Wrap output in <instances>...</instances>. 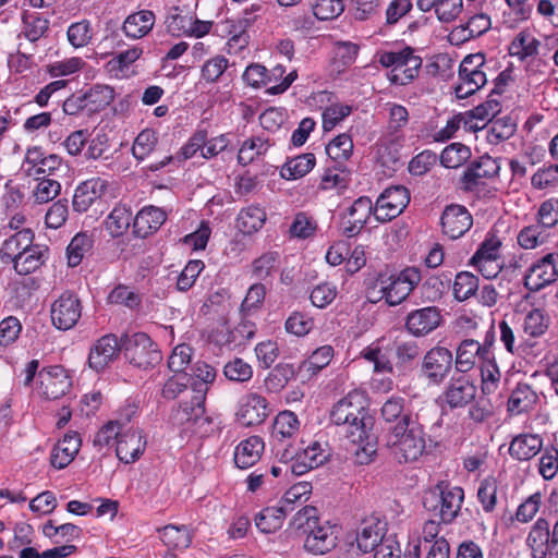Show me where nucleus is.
I'll return each instance as SVG.
<instances>
[{"label": "nucleus", "instance_id": "nucleus-1", "mask_svg": "<svg viewBox=\"0 0 558 558\" xmlns=\"http://www.w3.org/2000/svg\"><path fill=\"white\" fill-rule=\"evenodd\" d=\"M380 412L390 424L385 436L390 454L400 464L416 462L426 452L428 437L420 415L405 408L404 398L396 396L383 404Z\"/></svg>", "mask_w": 558, "mask_h": 558}, {"label": "nucleus", "instance_id": "nucleus-2", "mask_svg": "<svg viewBox=\"0 0 558 558\" xmlns=\"http://www.w3.org/2000/svg\"><path fill=\"white\" fill-rule=\"evenodd\" d=\"M330 420L336 425H342L348 439L361 440L365 430L372 428V417L361 402L356 392H350L340 399L332 408Z\"/></svg>", "mask_w": 558, "mask_h": 558}, {"label": "nucleus", "instance_id": "nucleus-3", "mask_svg": "<svg viewBox=\"0 0 558 558\" xmlns=\"http://www.w3.org/2000/svg\"><path fill=\"white\" fill-rule=\"evenodd\" d=\"M464 492L449 482H439L428 489L423 498V506L434 518L442 523H451L461 510Z\"/></svg>", "mask_w": 558, "mask_h": 558}, {"label": "nucleus", "instance_id": "nucleus-4", "mask_svg": "<svg viewBox=\"0 0 558 558\" xmlns=\"http://www.w3.org/2000/svg\"><path fill=\"white\" fill-rule=\"evenodd\" d=\"M378 62L384 68H392L388 74L391 84L407 85L417 77L423 61L413 48L407 46L399 51L378 53Z\"/></svg>", "mask_w": 558, "mask_h": 558}, {"label": "nucleus", "instance_id": "nucleus-5", "mask_svg": "<svg viewBox=\"0 0 558 558\" xmlns=\"http://www.w3.org/2000/svg\"><path fill=\"white\" fill-rule=\"evenodd\" d=\"M486 58L482 52L471 53L463 58L459 65L458 83L454 86L456 97L468 98L487 83Z\"/></svg>", "mask_w": 558, "mask_h": 558}, {"label": "nucleus", "instance_id": "nucleus-6", "mask_svg": "<svg viewBox=\"0 0 558 558\" xmlns=\"http://www.w3.org/2000/svg\"><path fill=\"white\" fill-rule=\"evenodd\" d=\"M422 274L417 267H407L397 276L383 277L377 280L381 298L390 306L401 304L418 286Z\"/></svg>", "mask_w": 558, "mask_h": 558}, {"label": "nucleus", "instance_id": "nucleus-7", "mask_svg": "<svg viewBox=\"0 0 558 558\" xmlns=\"http://www.w3.org/2000/svg\"><path fill=\"white\" fill-rule=\"evenodd\" d=\"M525 542L532 558H558V520L550 533L547 519L538 518L531 526Z\"/></svg>", "mask_w": 558, "mask_h": 558}, {"label": "nucleus", "instance_id": "nucleus-8", "mask_svg": "<svg viewBox=\"0 0 558 558\" xmlns=\"http://www.w3.org/2000/svg\"><path fill=\"white\" fill-rule=\"evenodd\" d=\"M558 280V253L551 252L530 265L523 284L530 292H538Z\"/></svg>", "mask_w": 558, "mask_h": 558}, {"label": "nucleus", "instance_id": "nucleus-9", "mask_svg": "<svg viewBox=\"0 0 558 558\" xmlns=\"http://www.w3.org/2000/svg\"><path fill=\"white\" fill-rule=\"evenodd\" d=\"M452 367V352L446 347L435 345L424 354L421 364V374L428 384L438 386L446 380Z\"/></svg>", "mask_w": 558, "mask_h": 558}, {"label": "nucleus", "instance_id": "nucleus-10", "mask_svg": "<svg viewBox=\"0 0 558 558\" xmlns=\"http://www.w3.org/2000/svg\"><path fill=\"white\" fill-rule=\"evenodd\" d=\"M126 360L138 368H149L162 360L158 345L145 332H136L128 341L124 350Z\"/></svg>", "mask_w": 558, "mask_h": 558}, {"label": "nucleus", "instance_id": "nucleus-11", "mask_svg": "<svg viewBox=\"0 0 558 558\" xmlns=\"http://www.w3.org/2000/svg\"><path fill=\"white\" fill-rule=\"evenodd\" d=\"M477 396V386L475 381L466 375L451 377L441 392L439 400L442 408L450 410L464 409Z\"/></svg>", "mask_w": 558, "mask_h": 558}, {"label": "nucleus", "instance_id": "nucleus-12", "mask_svg": "<svg viewBox=\"0 0 558 558\" xmlns=\"http://www.w3.org/2000/svg\"><path fill=\"white\" fill-rule=\"evenodd\" d=\"M410 202V193L402 185L387 187L377 198L374 217L378 222H387L398 217Z\"/></svg>", "mask_w": 558, "mask_h": 558}, {"label": "nucleus", "instance_id": "nucleus-13", "mask_svg": "<svg viewBox=\"0 0 558 558\" xmlns=\"http://www.w3.org/2000/svg\"><path fill=\"white\" fill-rule=\"evenodd\" d=\"M50 314L56 328L70 330L82 316L81 300L75 293L65 291L52 303Z\"/></svg>", "mask_w": 558, "mask_h": 558}, {"label": "nucleus", "instance_id": "nucleus-14", "mask_svg": "<svg viewBox=\"0 0 558 558\" xmlns=\"http://www.w3.org/2000/svg\"><path fill=\"white\" fill-rule=\"evenodd\" d=\"M305 551L318 556L330 553L337 546L338 526L327 520H320L304 535Z\"/></svg>", "mask_w": 558, "mask_h": 558}, {"label": "nucleus", "instance_id": "nucleus-15", "mask_svg": "<svg viewBox=\"0 0 558 558\" xmlns=\"http://www.w3.org/2000/svg\"><path fill=\"white\" fill-rule=\"evenodd\" d=\"M375 206L367 196H361L349 207L348 214L340 218V232L345 238H353L361 233L374 215Z\"/></svg>", "mask_w": 558, "mask_h": 558}, {"label": "nucleus", "instance_id": "nucleus-16", "mask_svg": "<svg viewBox=\"0 0 558 558\" xmlns=\"http://www.w3.org/2000/svg\"><path fill=\"white\" fill-rule=\"evenodd\" d=\"M259 9V5L253 4L250 12L247 10L244 11L243 17L239 20H226L220 24L221 33L229 37L227 43L229 53H238L246 48L250 41L247 28L256 19L252 13Z\"/></svg>", "mask_w": 558, "mask_h": 558}, {"label": "nucleus", "instance_id": "nucleus-17", "mask_svg": "<svg viewBox=\"0 0 558 558\" xmlns=\"http://www.w3.org/2000/svg\"><path fill=\"white\" fill-rule=\"evenodd\" d=\"M269 412L266 398L251 392L240 399L235 416L241 425L255 426L262 424L268 417Z\"/></svg>", "mask_w": 558, "mask_h": 558}, {"label": "nucleus", "instance_id": "nucleus-18", "mask_svg": "<svg viewBox=\"0 0 558 558\" xmlns=\"http://www.w3.org/2000/svg\"><path fill=\"white\" fill-rule=\"evenodd\" d=\"M387 522L377 518L368 517L362 520L355 531L354 542L362 554L371 553L386 537Z\"/></svg>", "mask_w": 558, "mask_h": 558}, {"label": "nucleus", "instance_id": "nucleus-19", "mask_svg": "<svg viewBox=\"0 0 558 558\" xmlns=\"http://www.w3.org/2000/svg\"><path fill=\"white\" fill-rule=\"evenodd\" d=\"M441 320V311L437 306H426L407 315L405 328L414 337H424L438 328Z\"/></svg>", "mask_w": 558, "mask_h": 558}, {"label": "nucleus", "instance_id": "nucleus-20", "mask_svg": "<svg viewBox=\"0 0 558 558\" xmlns=\"http://www.w3.org/2000/svg\"><path fill=\"white\" fill-rule=\"evenodd\" d=\"M440 223L442 233L449 239L456 240L470 230L473 219L464 206L451 204L444 209Z\"/></svg>", "mask_w": 558, "mask_h": 558}, {"label": "nucleus", "instance_id": "nucleus-21", "mask_svg": "<svg viewBox=\"0 0 558 558\" xmlns=\"http://www.w3.org/2000/svg\"><path fill=\"white\" fill-rule=\"evenodd\" d=\"M121 345L117 336L109 333L98 339L90 348L88 365L96 372L105 369L120 353Z\"/></svg>", "mask_w": 558, "mask_h": 558}, {"label": "nucleus", "instance_id": "nucleus-22", "mask_svg": "<svg viewBox=\"0 0 558 558\" xmlns=\"http://www.w3.org/2000/svg\"><path fill=\"white\" fill-rule=\"evenodd\" d=\"M108 186V181L99 177L82 182L76 187L73 196V209L77 213H85L97 199L105 195Z\"/></svg>", "mask_w": 558, "mask_h": 558}, {"label": "nucleus", "instance_id": "nucleus-23", "mask_svg": "<svg viewBox=\"0 0 558 558\" xmlns=\"http://www.w3.org/2000/svg\"><path fill=\"white\" fill-rule=\"evenodd\" d=\"M43 393L47 399L56 400L66 395L72 387V379L62 366H52L39 373Z\"/></svg>", "mask_w": 558, "mask_h": 558}, {"label": "nucleus", "instance_id": "nucleus-24", "mask_svg": "<svg viewBox=\"0 0 558 558\" xmlns=\"http://www.w3.org/2000/svg\"><path fill=\"white\" fill-rule=\"evenodd\" d=\"M167 220V213L153 205L144 206L133 219V232L145 239L157 232Z\"/></svg>", "mask_w": 558, "mask_h": 558}, {"label": "nucleus", "instance_id": "nucleus-25", "mask_svg": "<svg viewBox=\"0 0 558 558\" xmlns=\"http://www.w3.org/2000/svg\"><path fill=\"white\" fill-rule=\"evenodd\" d=\"M146 440L138 429H128L120 435L116 454L124 463L135 462L144 452Z\"/></svg>", "mask_w": 558, "mask_h": 558}, {"label": "nucleus", "instance_id": "nucleus-26", "mask_svg": "<svg viewBox=\"0 0 558 558\" xmlns=\"http://www.w3.org/2000/svg\"><path fill=\"white\" fill-rule=\"evenodd\" d=\"M499 170L498 158L483 155L464 171L462 182L465 189L472 190L478 185L481 179H492L499 173Z\"/></svg>", "mask_w": 558, "mask_h": 558}, {"label": "nucleus", "instance_id": "nucleus-27", "mask_svg": "<svg viewBox=\"0 0 558 558\" xmlns=\"http://www.w3.org/2000/svg\"><path fill=\"white\" fill-rule=\"evenodd\" d=\"M538 402L539 396L530 384L518 383L508 399L507 411L511 415L529 413L535 410Z\"/></svg>", "mask_w": 558, "mask_h": 558}, {"label": "nucleus", "instance_id": "nucleus-28", "mask_svg": "<svg viewBox=\"0 0 558 558\" xmlns=\"http://www.w3.org/2000/svg\"><path fill=\"white\" fill-rule=\"evenodd\" d=\"M543 447V438L538 434L522 433L512 438L508 452L513 460L525 462L537 456Z\"/></svg>", "mask_w": 558, "mask_h": 558}, {"label": "nucleus", "instance_id": "nucleus-29", "mask_svg": "<svg viewBox=\"0 0 558 558\" xmlns=\"http://www.w3.org/2000/svg\"><path fill=\"white\" fill-rule=\"evenodd\" d=\"M81 444L82 440L77 433L65 434L52 449L51 464L59 470L68 466L77 454Z\"/></svg>", "mask_w": 558, "mask_h": 558}, {"label": "nucleus", "instance_id": "nucleus-30", "mask_svg": "<svg viewBox=\"0 0 558 558\" xmlns=\"http://www.w3.org/2000/svg\"><path fill=\"white\" fill-rule=\"evenodd\" d=\"M328 456L327 450L318 441H314L296 456L295 461L291 463V473L302 475L316 469L327 461Z\"/></svg>", "mask_w": 558, "mask_h": 558}, {"label": "nucleus", "instance_id": "nucleus-31", "mask_svg": "<svg viewBox=\"0 0 558 558\" xmlns=\"http://www.w3.org/2000/svg\"><path fill=\"white\" fill-rule=\"evenodd\" d=\"M205 400L203 390L193 392L190 401H182L172 413V420L175 424L183 425L190 422H196L205 414Z\"/></svg>", "mask_w": 558, "mask_h": 558}, {"label": "nucleus", "instance_id": "nucleus-32", "mask_svg": "<svg viewBox=\"0 0 558 558\" xmlns=\"http://www.w3.org/2000/svg\"><path fill=\"white\" fill-rule=\"evenodd\" d=\"M264 441L258 436H251L242 440L234 450V463L239 469L253 466L262 456Z\"/></svg>", "mask_w": 558, "mask_h": 558}, {"label": "nucleus", "instance_id": "nucleus-33", "mask_svg": "<svg viewBox=\"0 0 558 558\" xmlns=\"http://www.w3.org/2000/svg\"><path fill=\"white\" fill-rule=\"evenodd\" d=\"M156 21L155 13L150 10H141L130 14L123 25V33L133 39L146 36L154 27Z\"/></svg>", "mask_w": 558, "mask_h": 558}, {"label": "nucleus", "instance_id": "nucleus-34", "mask_svg": "<svg viewBox=\"0 0 558 558\" xmlns=\"http://www.w3.org/2000/svg\"><path fill=\"white\" fill-rule=\"evenodd\" d=\"M274 145L275 142L264 134L251 136L241 145L238 161L243 166L252 163L256 159L265 156Z\"/></svg>", "mask_w": 558, "mask_h": 558}, {"label": "nucleus", "instance_id": "nucleus-35", "mask_svg": "<svg viewBox=\"0 0 558 558\" xmlns=\"http://www.w3.org/2000/svg\"><path fill=\"white\" fill-rule=\"evenodd\" d=\"M288 513L287 506L280 504L274 507H266L256 514L255 525L262 533H275L282 526Z\"/></svg>", "mask_w": 558, "mask_h": 558}, {"label": "nucleus", "instance_id": "nucleus-36", "mask_svg": "<svg viewBox=\"0 0 558 558\" xmlns=\"http://www.w3.org/2000/svg\"><path fill=\"white\" fill-rule=\"evenodd\" d=\"M551 235L553 232L535 221L518 232L517 242L523 250H534L548 243Z\"/></svg>", "mask_w": 558, "mask_h": 558}, {"label": "nucleus", "instance_id": "nucleus-37", "mask_svg": "<svg viewBox=\"0 0 558 558\" xmlns=\"http://www.w3.org/2000/svg\"><path fill=\"white\" fill-rule=\"evenodd\" d=\"M348 440L351 444V447L348 448V450L352 452L354 464L367 465L374 460L377 453V442L376 438L371 433V429L365 430V437H362L361 440Z\"/></svg>", "mask_w": 558, "mask_h": 558}, {"label": "nucleus", "instance_id": "nucleus-38", "mask_svg": "<svg viewBox=\"0 0 558 558\" xmlns=\"http://www.w3.org/2000/svg\"><path fill=\"white\" fill-rule=\"evenodd\" d=\"M131 221V208L126 205L118 204L104 220V226L112 238H119L129 230Z\"/></svg>", "mask_w": 558, "mask_h": 558}, {"label": "nucleus", "instance_id": "nucleus-39", "mask_svg": "<svg viewBox=\"0 0 558 558\" xmlns=\"http://www.w3.org/2000/svg\"><path fill=\"white\" fill-rule=\"evenodd\" d=\"M34 234L31 229H21L4 241L0 250L2 259L12 262L32 246Z\"/></svg>", "mask_w": 558, "mask_h": 558}, {"label": "nucleus", "instance_id": "nucleus-40", "mask_svg": "<svg viewBox=\"0 0 558 558\" xmlns=\"http://www.w3.org/2000/svg\"><path fill=\"white\" fill-rule=\"evenodd\" d=\"M114 99V90L109 85L96 84L83 93L86 110L97 112L107 108Z\"/></svg>", "mask_w": 558, "mask_h": 558}, {"label": "nucleus", "instance_id": "nucleus-41", "mask_svg": "<svg viewBox=\"0 0 558 558\" xmlns=\"http://www.w3.org/2000/svg\"><path fill=\"white\" fill-rule=\"evenodd\" d=\"M299 428L298 416L291 411H282L275 418L271 436L276 442L283 445L284 440L296 435Z\"/></svg>", "mask_w": 558, "mask_h": 558}, {"label": "nucleus", "instance_id": "nucleus-42", "mask_svg": "<svg viewBox=\"0 0 558 558\" xmlns=\"http://www.w3.org/2000/svg\"><path fill=\"white\" fill-rule=\"evenodd\" d=\"M480 360V351L476 349V340L463 339L456 349L453 365L461 374L470 372Z\"/></svg>", "mask_w": 558, "mask_h": 558}, {"label": "nucleus", "instance_id": "nucleus-43", "mask_svg": "<svg viewBox=\"0 0 558 558\" xmlns=\"http://www.w3.org/2000/svg\"><path fill=\"white\" fill-rule=\"evenodd\" d=\"M190 383L192 392H198L203 390L204 396L207 395L209 385L213 384L217 377V373L214 366L204 362L197 361L191 368Z\"/></svg>", "mask_w": 558, "mask_h": 558}, {"label": "nucleus", "instance_id": "nucleus-44", "mask_svg": "<svg viewBox=\"0 0 558 558\" xmlns=\"http://www.w3.org/2000/svg\"><path fill=\"white\" fill-rule=\"evenodd\" d=\"M94 246V239L86 232L73 236L66 247L68 264L70 267L78 266Z\"/></svg>", "mask_w": 558, "mask_h": 558}, {"label": "nucleus", "instance_id": "nucleus-45", "mask_svg": "<svg viewBox=\"0 0 558 558\" xmlns=\"http://www.w3.org/2000/svg\"><path fill=\"white\" fill-rule=\"evenodd\" d=\"M481 362V391L484 396L495 393L500 385L501 372L496 359L480 360Z\"/></svg>", "mask_w": 558, "mask_h": 558}, {"label": "nucleus", "instance_id": "nucleus-46", "mask_svg": "<svg viewBox=\"0 0 558 558\" xmlns=\"http://www.w3.org/2000/svg\"><path fill=\"white\" fill-rule=\"evenodd\" d=\"M266 220L265 210L255 205L243 208L238 215V228L243 232L251 234L259 230Z\"/></svg>", "mask_w": 558, "mask_h": 558}, {"label": "nucleus", "instance_id": "nucleus-47", "mask_svg": "<svg viewBox=\"0 0 558 558\" xmlns=\"http://www.w3.org/2000/svg\"><path fill=\"white\" fill-rule=\"evenodd\" d=\"M315 156L312 153L302 154L287 161L281 169V177L295 180L307 174L315 166Z\"/></svg>", "mask_w": 558, "mask_h": 558}, {"label": "nucleus", "instance_id": "nucleus-48", "mask_svg": "<svg viewBox=\"0 0 558 558\" xmlns=\"http://www.w3.org/2000/svg\"><path fill=\"white\" fill-rule=\"evenodd\" d=\"M539 41L530 33L520 32L509 47V53L524 61L530 57H534L538 52Z\"/></svg>", "mask_w": 558, "mask_h": 558}, {"label": "nucleus", "instance_id": "nucleus-49", "mask_svg": "<svg viewBox=\"0 0 558 558\" xmlns=\"http://www.w3.org/2000/svg\"><path fill=\"white\" fill-rule=\"evenodd\" d=\"M22 22V34L32 43L40 39L49 29V20L36 12H24Z\"/></svg>", "mask_w": 558, "mask_h": 558}, {"label": "nucleus", "instance_id": "nucleus-50", "mask_svg": "<svg viewBox=\"0 0 558 558\" xmlns=\"http://www.w3.org/2000/svg\"><path fill=\"white\" fill-rule=\"evenodd\" d=\"M471 157V149L461 143L448 145L440 154V162L449 169H457L465 163Z\"/></svg>", "mask_w": 558, "mask_h": 558}, {"label": "nucleus", "instance_id": "nucleus-51", "mask_svg": "<svg viewBox=\"0 0 558 558\" xmlns=\"http://www.w3.org/2000/svg\"><path fill=\"white\" fill-rule=\"evenodd\" d=\"M550 318L541 308L530 311L523 322V331L533 338L543 336L549 327Z\"/></svg>", "mask_w": 558, "mask_h": 558}, {"label": "nucleus", "instance_id": "nucleus-52", "mask_svg": "<svg viewBox=\"0 0 558 558\" xmlns=\"http://www.w3.org/2000/svg\"><path fill=\"white\" fill-rule=\"evenodd\" d=\"M162 543L172 549L182 550L190 546L191 535L186 526L167 525L160 534Z\"/></svg>", "mask_w": 558, "mask_h": 558}, {"label": "nucleus", "instance_id": "nucleus-53", "mask_svg": "<svg viewBox=\"0 0 558 558\" xmlns=\"http://www.w3.org/2000/svg\"><path fill=\"white\" fill-rule=\"evenodd\" d=\"M158 143V134L151 129L141 131L135 137L132 145V154L135 159L144 160L155 149Z\"/></svg>", "mask_w": 558, "mask_h": 558}, {"label": "nucleus", "instance_id": "nucleus-54", "mask_svg": "<svg viewBox=\"0 0 558 558\" xmlns=\"http://www.w3.org/2000/svg\"><path fill=\"white\" fill-rule=\"evenodd\" d=\"M360 355L374 364V372L376 373L393 372V365L390 362L388 354L381 350L378 342H374L364 348Z\"/></svg>", "mask_w": 558, "mask_h": 558}, {"label": "nucleus", "instance_id": "nucleus-55", "mask_svg": "<svg viewBox=\"0 0 558 558\" xmlns=\"http://www.w3.org/2000/svg\"><path fill=\"white\" fill-rule=\"evenodd\" d=\"M278 268L279 254L277 252H267L252 263V274L259 280L272 277Z\"/></svg>", "mask_w": 558, "mask_h": 558}, {"label": "nucleus", "instance_id": "nucleus-56", "mask_svg": "<svg viewBox=\"0 0 558 558\" xmlns=\"http://www.w3.org/2000/svg\"><path fill=\"white\" fill-rule=\"evenodd\" d=\"M478 289V278L469 271H461L453 282V294L458 301H465L473 296Z\"/></svg>", "mask_w": 558, "mask_h": 558}, {"label": "nucleus", "instance_id": "nucleus-57", "mask_svg": "<svg viewBox=\"0 0 558 558\" xmlns=\"http://www.w3.org/2000/svg\"><path fill=\"white\" fill-rule=\"evenodd\" d=\"M498 483L493 476L481 481L477 488V499L485 512H493L497 505Z\"/></svg>", "mask_w": 558, "mask_h": 558}, {"label": "nucleus", "instance_id": "nucleus-58", "mask_svg": "<svg viewBox=\"0 0 558 558\" xmlns=\"http://www.w3.org/2000/svg\"><path fill=\"white\" fill-rule=\"evenodd\" d=\"M535 221L550 232L554 231L558 225V197H550L541 203L535 214Z\"/></svg>", "mask_w": 558, "mask_h": 558}, {"label": "nucleus", "instance_id": "nucleus-59", "mask_svg": "<svg viewBox=\"0 0 558 558\" xmlns=\"http://www.w3.org/2000/svg\"><path fill=\"white\" fill-rule=\"evenodd\" d=\"M93 27L88 20L72 23L66 32L68 40L74 48L87 46L93 39Z\"/></svg>", "mask_w": 558, "mask_h": 558}, {"label": "nucleus", "instance_id": "nucleus-60", "mask_svg": "<svg viewBox=\"0 0 558 558\" xmlns=\"http://www.w3.org/2000/svg\"><path fill=\"white\" fill-rule=\"evenodd\" d=\"M352 138L345 133L335 137L326 147L327 155L338 163L348 160L352 155Z\"/></svg>", "mask_w": 558, "mask_h": 558}, {"label": "nucleus", "instance_id": "nucleus-61", "mask_svg": "<svg viewBox=\"0 0 558 558\" xmlns=\"http://www.w3.org/2000/svg\"><path fill=\"white\" fill-rule=\"evenodd\" d=\"M320 520L318 510L315 507L305 506L295 512L290 522V526L305 535L308 530L318 524Z\"/></svg>", "mask_w": 558, "mask_h": 558}, {"label": "nucleus", "instance_id": "nucleus-62", "mask_svg": "<svg viewBox=\"0 0 558 558\" xmlns=\"http://www.w3.org/2000/svg\"><path fill=\"white\" fill-rule=\"evenodd\" d=\"M223 375L235 383H247L253 377V367L240 357H234L223 366Z\"/></svg>", "mask_w": 558, "mask_h": 558}, {"label": "nucleus", "instance_id": "nucleus-63", "mask_svg": "<svg viewBox=\"0 0 558 558\" xmlns=\"http://www.w3.org/2000/svg\"><path fill=\"white\" fill-rule=\"evenodd\" d=\"M12 263L20 275H28L40 267L43 255L37 248L31 246L24 253L17 255Z\"/></svg>", "mask_w": 558, "mask_h": 558}, {"label": "nucleus", "instance_id": "nucleus-64", "mask_svg": "<svg viewBox=\"0 0 558 558\" xmlns=\"http://www.w3.org/2000/svg\"><path fill=\"white\" fill-rule=\"evenodd\" d=\"M538 472L546 481L553 480L558 473V449L555 446L543 447Z\"/></svg>", "mask_w": 558, "mask_h": 558}]
</instances>
